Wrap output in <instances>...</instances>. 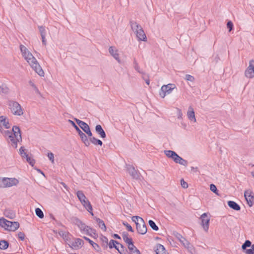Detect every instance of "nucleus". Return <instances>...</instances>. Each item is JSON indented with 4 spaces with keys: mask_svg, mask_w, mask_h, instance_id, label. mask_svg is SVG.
Wrapping results in <instances>:
<instances>
[{
    "mask_svg": "<svg viewBox=\"0 0 254 254\" xmlns=\"http://www.w3.org/2000/svg\"><path fill=\"white\" fill-rule=\"evenodd\" d=\"M8 88L6 87V86H4L3 87V85H2L1 86V90H0V93H8Z\"/></svg>",
    "mask_w": 254,
    "mask_h": 254,
    "instance_id": "obj_59",
    "label": "nucleus"
},
{
    "mask_svg": "<svg viewBox=\"0 0 254 254\" xmlns=\"http://www.w3.org/2000/svg\"><path fill=\"white\" fill-rule=\"evenodd\" d=\"M13 136L14 138L15 137V139L19 138L21 141V133L20 128L17 126H13L12 127V131Z\"/></svg>",
    "mask_w": 254,
    "mask_h": 254,
    "instance_id": "obj_14",
    "label": "nucleus"
},
{
    "mask_svg": "<svg viewBox=\"0 0 254 254\" xmlns=\"http://www.w3.org/2000/svg\"><path fill=\"white\" fill-rule=\"evenodd\" d=\"M9 247V242L4 240H2L0 241V249L1 250H6Z\"/></svg>",
    "mask_w": 254,
    "mask_h": 254,
    "instance_id": "obj_32",
    "label": "nucleus"
},
{
    "mask_svg": "<svg viewBox=\"0 0 254 254\" xmlns=\"http://www.w3.org/2000/svg\"><path fill=\"white\" fill-rule=\"evenodd\" d=\"M210 190L211 191L215 193L216 194L219 195L218 193V190L214 184H211L210 185Z\"/></svg>",
    "mask_w": 254,
    "mask_h": 254,
    "instance_id": "obj_44",
    "label": "nucleus"
},
{
    "mask_svg": "<svg viewBox=\"0 0 254 254\" xmlns=\"http://www.w3.org/2000/svg\"><path fill=\"white\" fill-rule=\"evenodd\" d=\"M185 79L187 81H190L191 82H193L194 81V77L193 76L190 75V74H186L185 75Z\"/></svg>",
    "mask_w": 254,
    "mask_h": 254,
    "instance_id": "obj_51",
    "label": "nucleus"
},
{
    "mask_svg": "<svg viewBox=\"0 0 254 254\" xmlns=\"http://www.w3.org/2000/svg\"><path fill=\"white\" fill-rule=\"evenodd\" d=\"M83 239H85L86 241H87L91 245H92L94 243L93 241H92L89 238L86 237H83Z\"/></svg>",
    "mask_w": 254,
    "mask_h": 254,
    "instance_id": "obj_63",
    "label": "nucleus"
},
{
    "mask_svg": "<svg viewBox=\"0 0 254 254\" xmlns=\"http://www.w3.org/2000/svg\"><path fill=\"white\" fill-rule=\"evenodd\" d=\"M94 219L97 223L99 228H100L104 231H106L107 228L104 222L102 220L97 217H95Z\"/></svg>",
    "mask_w": 254,
    "mask_h": 254,
    "instance_id": "obj_27",
    "label": "nucleus"
},
{
    "mask_svg": "<svg viewBox=\"0 0 254 254\" xmlns=\"http://www.w3.org/2000/svg\"><path fill=\"white\" fill-rule=\"evenodd\" d=\"M77 196L83 206L91 214V215L93 216L94 214L92 211V206L90 202L86 198L84 193L81 191H78L77 192Z\"/></svg>",
    "mask_w": 254,
    "mask_h": 254,
    "instance_id": "obj_1",
    "label": "nucleus"
},
{
    "mask_svg": "<svg viewBox=\"0 0 254 254\" xmlns=\"http://www.w3.org/2000/svg\"><path fill=\"white\" fill-rule=\"evenodd\" d=\"M141 219L142 218L138 216H134L131 218L132 221L135 223L136 225L137 223H139V221H140Z\"/></svg>",
    "mask_w": 254,
    "mask_h": 254,
    "instance_id": "obj_47",
    "label": "nucleus"
},
{
    "mask_svg": "<svg viewBox=\"0 0 254 254\" xmlns=\"http://www.w3.org/2000/svg\"><path fill=\"white\" fill-rule=\"evenodd\" d=\"M80 138L86 146H89L90 145L91 142L89 139L88 140L86 134Z\"/></svg>",
    "mask_w": 254,
    "mask_h": 254,
    "instance_id": "obj_39",
    "label": "nucleus"
},
{
    "mask_svg": "<svg viewBox=\"0 0 254 254\" xmlns=\"http://www.w3.org/2000/svg\"><path fill=\"white\" fill-rule=\"evenodd\" d=\"M95 131L102 138H104L106 137V133L100 125H97L96 126Z\"/></svg>",
    "mask_w": 254,
    "mask_h": 254,
    "instance_id": "obj_17",
    "label": "nucleus"
},
{
    "mask_svg": "<svg viewBox=\"0 0 254 254\" xmlns=\"http://www.w3.org/2000/svg\"><path fill=\"white\" fill-rule=\"evenodd\" d=\"M123 225L127 228V229L131 232H133L134 230L132 229V227L127 222L124 221L123 222Z\"/></svg>",
    "mask_w": 254,
    "mask_h": 254,
    "instance_id": "obj_46",
    "label": "nucleus"
},
{
    "mask_svg": "<svg viewBox=\"0 0 254 254\" xmlns=\"http://www.w3.org/2000/svg\"><path fill=\"white\" fill-rule=\"evenodd\" d=\"M136 37L139 41H146L147 38L142 27L136 30Z\"/></svg>",
    "mask_w": 254,
    "mask_h": 254,
    "instance_id": "obj_13",
    "label": "nucleus"
},
{
    "mask_svg": "<svg viewBox=\"0 0 254 254\" xmlns=\"http://www.w3.org/2000/svg\"><path fill=\"white\" fill-rule=\"evenodd\" d=\"M73 223L76 225L80 230L81 232H85V231L89 228L90 226L86 225L85 223L82 222L79 219L77 218H74L73 219Z\"/></svg>",
    "mask_w": 254,
    "mask_h": 254,
    "instance_id": "obj_10",
    "label": "nucleus"
},
{
    "mask_svg": "<svg viewBox=\"0 0 254 254\" xmlns=\"http://www.w3.org/2000/svg\"><path fill=\"white\" fill-rule=\"evenodd\" d=\"M252 243L250 240H246L245 243L242 246V249L244 252L247 249V248L252 247Z\"/></svg>",
    "mask_w": 254,
    "mask_h": 254,
    "instance_id": "obj_36",
    "label": "nucleus"
},
{
    "mask_svg": "<svg viewBox=\"0 0 254 254\" xmlns=\"http://www.w3.org/2000/svg\"><path fill=\"white\" fill-rule=\"evenodd\" d=\"M126 168L129 175L134 179H139V173L135 169V168L129 164L126 165Z\"/></svg>",
    "mask_w": 254,
    "mask_h": 254,
    "instance_id": "obj_7",
    "label": "nucleus"
},
{
    "mask_svg": "<svg viewBox=\"0 0 254 254\" xmlns=\"http://www.w3.org/2000/svg\"><path fill=\"white\" fill-rule=\"evenodd\" d=\"M176 163L179 164L180 165H183L184 166H187L188 164V162L187 160H185L181 157H180L178 154L175 157V159L174 161Z\"/></svg>",
    "mask_w": 254,
    "mask_h": 254,
    "instance_id": "obj_18",
    "label": "nucleus"
},
{
    "mask_svg": "<svg viewBox=\"0 0 254 254\" xmlns=\"http://www.w3.org/2000/svg\"><path fill=\"white\" fill-rule=\"evenodd\" d=\"M136 228L137 232L141 235H144L147 232V227L143 219H141L139 223H137Z\"/></svg>",
    "mask_w": 254,
    "mask_h": 254,
    "instance_id": "obj_9",
    "label": "nucleus"
},
{
    "mask_svg": "<svg viewBox=\"0 0 254 254\" xmlns=\"http://www.w3.org/2000/svg\"><path fill=\"white\" fill-rule=\"evenodd\" d=\"M25 158L26 159V161L32 166H33L35 164V160L31 158L28 154L25 156Z\"/></svg>",
    "mask_w": 254,
    "mask_h": 254,
    "instance_id": "obj_40",
    "label": "nucleus"
},
{
    "mask_svg": "<svg viewBox=\"0 0 254 254\" xmlns=\"http://www.w3.org/2000/svg\"><path fill=\"white\" fill-rule=\"evenodd\" d=\"M201 220V224L203 227L204 230L207 232L209 229L210 219L208 218L206 213H203L200 217Z\"/></svg>",
    "mask_w": 254,
    "mask_h": 254,
    "instance_id": "obj_6",
    "label": "nucleus"
},
{
    "mask_svg": "<svg viewBox=\"0 0 254 254\" xmlns=\"http://www.w3.org/2000/svg\"><path fill=\"white\" fill-rule=\"evenodd\" d=\"M3 134L5 137H8V138H9L10 140L14 138L12 132L10 130H4L3 132Z\"/></svg>",
    "mask_w": 254,
    "mask_h": 254,
    "instance_id": "obj_43",
    "label": "nucleus"
},
{
    "mask_svg": "<svg viewBox=\"0 0 254 254\" xmlns=\"http://www.w3.org/2000/svg\"><path fill=\"white\" fill-rule=\"evenodd\" d=\"M85 233L90 237L96 239L98 237V234L95 229L89 227L85 232Z\"/></svg>",
    "mask_w": 254,
    "mask_h": 254,
    "instance_id": "obj_20",
    "label": "nucleus"
},
{
    "mask_svg": "<svg viewBox=\"0 0 254 254\" xmlns=\"http://www.w3.org/2000/svg\"><path fill=\"white\" fill-rule=\"evenodd\" d=\"M39 30L41 36V37H46V30L45 29V27L43 26H38Z\"/></svg>",
    "mask_w": 254,
    "mask_h": 254,
    "instance_id": "obj_42",
    "label": "nucleus"
},
{
    "mask_svg": "<svg viewBox=\"0 0 254 254\" xmlns=\"http://www.w3.org/2000/svg\"><path fill=\"white\" fill-rule=\"evenodd\" d=\"M59 234L61 236H62V237L64 238V239H66V240H68V239L66 238V237L68 236L69 233H66L63 231H61L59 232Z\"/></svg>",
    "mask_w": 254,
    "mask_h": 254,
    "instance_id": "obj_58",
    "label": "nucleus"
},
{
    "mask_svg": "<svg viewBox=\"0 0 254 254\" xmlns=\"http://www.w3.org/2000/svg\"><path fill=\"white\" fill-rule=\"evenodd\" d=\"M100 240L102 243V246L107 248L108 244V239L107 237L102 235L100 237Z\"/></svg>",
    "mask_w": 254,
    "mask_h": 254,
    "instance_id": "obj_35",
    "label": "nucleus"
},
{
    "mask_svg": "<svg viewBox=\"0 0 254 254\" xmlns=\"http://www.w3.org/2000/svg\"><path fill=\"white\" fill-rule=\"evenodd\" d=\"M47 156L49 160L52 162V163H54V155L52 152H49L47 154Z\"/></svg>",
    "mask_w": 254,
    "mask_h": 254,
    "instance_id": "obj_54",
    "label": "nucleus"
},
{
    "mask_svg": "<svg viewBox=\"0 0 254 254\" xmlns=\"http://www.w3.org/2000/svg\"><path fill=\"white\" fill-rule=\"evenodd\" d=\"M30 56L29 60H27V62L30 64L31 67H33L34 65H36V64H39L36 59V58L32 55V54H29Z\"/></svg>",
    "mask_w": 254,
    "mask_h": 254,
    "instance_id": "obj_29",
    "label": "nucleus"
},
{
    "mask_svg": "<svg viewBox=\"0 0 254 254\" xmlns=\"http://www.w3.org/2000/svg\"><path fill=\"white\" fill-rule=\"evenodd\" d=\"M9 224V221L6 220L4 218H0V226L4 228L5 229L7 224Z\"/></svg>",
    "mask_w": 254,
    "mask_h": 254,
    "instance_id": "obj_37",
    "label": "nucleus"
},
{
    "mask_svg": "<svg viewBox=\"0 0 254 254\" xmlns=\"http://www.w3.org/2000/svg\"><path fill=\"white\" fill-rule=\"evenodd\" d=\"M20 139L16 138L14 139V138L13 139H11L10 141L13 143V145L15 148H16L17 147V142L19 141Z\"/></svg>",
    "mask_w": 254,
    "mask_h": 254,
    "instance_id": "obj_56",
    "label": "nucleus"
},
{
    "mask_svg": "<svg viewBox=\"0 0 254 254\" xmlns=\"http://www.w3.org/2000/svg\"><path fill=\"white\" fill-rule=\"evenodd\" d=\"M128 234L126 232L122 233V237L125 242L127 244L128 247L133 244V242L131 238H128Z\"/></svg>",
    "mask_w": 254,
    "mask_h": 254,
    "instance_id": "obj_16",
    "label": "nucleus"
},
{
    "mask_svg": "<svg viewBox=\"0 0 254 254\" xmlns=\"http://www.w3.org/2000/svg\"><path fill=\"white\" fill-rule=\"evenodd\" d=\"M130 26L132 30L136 31V30L139 29L141 26L138 24L136 22L134 21H130Z\"/></svg>",
    "mask_w": 254,
    "mask_h": 254,
    "instance_id": "obj_34",
    "label": "nucleus"
},
{
    "mask_svg": "<svg viewBox=\"0 0 254 254\" xmlns=\"http://www.w3.org/2000/svg\"><path fill=\"white\" fill-rule=\"evenodd\" d=\"M247 77L252 78L254 77V60H252L249 62V65L245 71Z\"/></svg>",
    "mask_w": 254,
    "mask_h": 254,
    "instance_id": "obj_8",
    "label": "nucleus"
},
{
    "mask_svg": "<svg viewBox=\"0 0 254 254\" xmlns=\"http://www.w3.org/2000/svg\"><path fill=\"white\" fill-rule=\"evenodd\" d=\"M118 251V252L120 254H126V252H127V250L126 249H123V250H120L119 249V251Z\"/></svg>",
    "mask_w": 254,
    "mask_h": 254,
    "instance_id": "obj_64",
    "label": "nucleus"
},
{
    "mask_svg": "<svg viewBox=\"0 0 254 254\" xmlns=\"http://www.w3.org/2000/svg\"><path fill=\"white\" fill-rule=\"evenodd\" d=\"M80 127L85 132L87 130H88V128H90L89 126L88 125L84 122L81 126H80Z\"/></svg>",
    "mask_w": 254,
    "mask_h": 254,
    "instance_id": "obj_49",
    "label": "nucleus"
},
{
    "mask_svg": "<svg viewBox=\"0 0 254 254\" xmlns=\"http://www.w3.org/2000/svg\"><path fill=\"white\" fill-rule=\"evenodd\" d=\"M4 215L10 219H13L15 217L14 212L10 209H6L4 212Z\"/></svg>",
    "mask_w": 254,
    "mask_h": 254,
    "instance_id": "obj_28",
    "label": "nucleus"
},
{
    "mask_svg": "<svg viewBox=\"0 0 254 254\" xmlns=\"http://www.w3.org/2000/svg\"><path fill=\"white\" fill-rule=\"evenodd\" d=\"M32 68L36 73H38L39 75L40 76H44V72L39 64H36V65H34V66L32 67Z\"/></svg>",
    "mask_w": 254,
    "mask_h": 254,
    "instance_id": "obj_24",
    "label": "nucleus"
},
{
    "mask_svg": "<svg viewBox=\"0 0 254 254\" xmlns=\"http://www.w3.org/2000/svg\"><path fill=\"white\" fill-rule=\"evenodd\" d=\"M148 224L153 230L156 231L158 230V227L156 225L155 223L153 220H149L148 221Z\"/></svg>",
    "mask_w": 254,
    "mask_h": 254,
    "instance_id": "obj_38",
    "label": "nucleus"
},
{
    "mask_svg": "<svg viewBox=\"0 0 254 254\" xmlns=\"http://www.w3.org/2000/svg\"><path fill=\"white\" fill-rule=\"evenodd\" d=\"M89 140L91 143H93L95 145H98L100 146H102L103 144V142L101 140L97 139L95 137H90Z\"/></svg>",
    "mask_w": 254,
    "mask_h": 254,
    "instance_id": "obj_31",
    "label": "nucleus"
},
{
    "mask_svg": "<svg viewBox=\"0 0 254 254\" xmlns=\"http://www.w3.org/2000/svg\"><path fill=\"white\" fill-rule=\"evenodd\" d=\"M8 106L11 112L15 115L20 116L23 114L20 105L16 101H9Z\"/></svg>",
    "mask_w": 254,
    "mask_h": 254,
    "instance_id": "obj_2",
    "label": "nucleus"
},
{
    "mask_svg": "<svg viewBox=\"0 0 254 254\" xmlns=\"http://www.w3.org/2000/svg\"><path fill=\"white\" fill-rule=\"evenodd\" d=\"M93 248L95 250H96L98 252H101V249L100 247V246L96 244V243H93V244L91 245Z\"/></svg>",
    "mask_w": 254,
    "mask_h": 254,
    "instance_id": "obj_52",
    "label": "nucleus"
},
{
    "mask_svg": "<svg viewBox=\"0 0 254 254\" xmlns=\"http://www.w3.org/2000/svg\"><path fill=\"white\" fill-rule=\"evenodd\" d=\"M18 183V180L15 178H3L0 180V187H10L16 186Z\"/></svg>",
    "mask_w": 254,
    "mask_h": 254,
    "instance_id": "obj_3",
    "label": "nucleus"
},
{
    "mask_svg": "<svg viewBox=\"0 0 254 254\" xmlns=\"http://www.w3.org/2000/svg\"><path fill=\"white\" fill-rule=\"evenodd\" d=\"M110 54L119 62L120 63L119 59V54L117 53V51L115 50L113 47H110L109 49Z\"/></svg>",
    "mask_w": 254,
    "mask_h": 254,
    "instance_id": "obj_25",
    "label": "nucleus"
},
{
    "mask_svg": "<svg viewBox=\"0 0 254 254\" xmlns=\"http://www.w3.org/2000/svg\"><path fill=\"white\" fill-rule=\"evenodd\" d=\"M174 235L180 241L185 248H187L190 251L192 249V246L181 234L177 232H174Z\"/></svg>",
    "mask_w": 254,
    "mask_h": 254,
    "instance_id": "obj_5",
    "label": "nucleus"
},
{
    "mask_svg": "<svg viewBox=\"0 0 254 254\" xmlns=\"http://www.w3.org/2000/svg\"><path fill=\"white\" fill-rule=\"evenodd\" d=\"M29 84L34 88V90L37 93H40L39 91L36 86L31 81H29Z\"/></svg>",
    "mask_w": 254,
    "mask_h": 254,
    "instance_id": "obj_57",
    "label": "nucleus"
},
{
    "mask_svg": "<svg viewBox=\"0 0 254 254\" xmlns=\"http://www.w3.org/2000/svg\"><path fill=\"white\" fill-rule=\"evenodd\" d=\"M68 122L72 125V126L75 128L80 137H83L85 134L83 133L78 127L75 124V123L72 120H68Z\"/></svg>",
    "mask_w": 254,
    "mask_h": 254,
    "instance_id": "obj_21",
    "label": "nucleus"
},
{
    "mask_svg": "<svg viewBox=\"0 0 254 254\" xmlns=\"http://www.w3.org/2000/svg\"><path fill=\"white\" fill-rule=\"evenodd\" d=\"M18 237L20 240L23 241L25 239V234L23 232H19Z\"/></svg>",
    "mask_w": 254,
    "mask_h": 254,
    "instance_id": "obj_60",
    "label": "nucleus"
},
{
    "mask_svg": "<svg viewBox=\"0 0 254 254\" xmlns=\"http://www.w3.org/2000/svg\"><path fill=\"white\" fill-rule=\"evenodd\" d=\"M19 227V223L16 221H10L9 224H7L5 227L6 230L9 231H15Z\"/></svg>",
    "mask_w": 254,
    "mask_h": 254,
    "instance_id": "obj_12",
    "label": "nucleus"
},
{
    "mask_svg": "<svg viewBox=\"0 0 254 254\" xmlns=\"http://www.w3.org/2000/svg\"><path fill=\"white\" fill-rule=\"evenodd\" d=\"M83 244L84 241L82 239L76 238L75 239V241L71 242L68 245L72 249L77 250L81 248Z\"/></svg>",
    "mask_w": 254,
    "mask_h": 254,
    "instance_id": "obj_11",
    "label": "nucleus"
},
{
    "mask_svg": "<svg viewBox=\"0 0 254 254\" xmlns=\"http://www.w3.org/2000/svg\"><path fill=\"white\" fill-rule=\"evenodd\" d=\"M233 23L231 21H228L227 23V27L229 31H231L233 29Z\"/></svg>",
    "mask_w": 254,
    "mask_h": 254,
    "instance_id": "obj_53",
    "label": "nucleus"
},
{
    "mask_svg": "<svg viewBox=\"0 0 254 254\" xmlns=\"http://www.w3.org/2000/svg\"><path fill=\"white\" fill-rule=\"evenodd\" d=\"M187 116L188 119L190 121H193L194 122H196L194 111L193 108L191 106H190L189 107V109L187 112Z\"/></svg>",
    "mask_w": 254,
    "mask_h": 254,
    "instance_id": "obj_15",
    "label": "nucleus"
},
{
    "mask_svg": "<svg viewBox=\"0 0 254 254\" xmlns=\"http://www.w3.org/2000/svg\"><path fill=\"white\" fill-rule=\"evenodd\" d=\"M244 196H245L246 200L247 201V202H248V204H249V205L250 206H252L253 205V200H254V199H252V198H249V199H248L247 191H246L244 193Z\"/></svg>",
    "mask_w": 254,
    "mask_h": 254,
    "instance_id": "obj_45",
    "label": "nucleus"
},
{
    "mask_svg": "<svg viewBox=\"0 0 254 254\" xmlns=\"http://www.w3.org/2000/svg\"><path fill=\"white\" fill-rule=\"evenodd\" d=\"M175 87L176 86L174 84H168L166 85H163L159 92L160 96L164 98L166 95L167 94H170Z\"/></svg>",
    "mask_w": 254,
    "mask_h": 254,
    "instance_id": "obj_4",
    "label": "nucleus"
},
{
    "mask_svg": "<svg viewBox=\"0 0 254 254\" xmlns=\"http://www.w3.org/2000/svg\"><path fill=\"white\" fill-rule=\"evenodd\" d=\"M85 133L87 134V135L90 137H93L92 133L90 130V128H88V130H87Z\"/></svg>",
    "mask_w": 254,
    "mask_h": 254,
    "instance_id": "obj_62",
    "label": "nucleus"
},
{
    "mask_svg": "<svg viewBox=\"0 0 254 254\" xmlns=\"http://www.w3.org/2000/svg\"><path fill=\"white\" fill-rule=\"evenodd\" d=\"M20 50L22 53L23 56L24 57L25 59L27 60H29V55L28 54H32L29 51H28L27 49L23 45H20Z\"/></svg>",
    "mask_w": 254,
    "mask_h": 254,
    "instance_id": "obj_22",
    "label": "nucleus"
},
{
    "mask_svg": "<svg viewBox=\"0 0 254 254\" xmlns=\"http://www.w3.org/2000/svg\"><path fill=\"white\" fill-rule=\"evenodd\" d=\"M128 249L132 254H140V251L136 248L134 244L128 247Z\"/></svg>",
    "mask_w": 254,
    "mask_h": 254,
    "instance_id": "obj_33",
    "label": "nucleus"
},
{
    "mask_svg": "<svg viewBox=\"0 0 254 254\" xmlns=\"http://www.w3.org/2000/svg\"><path fill=\"white\" fill-rule=\"evenodd\" d=\"M19 153L22 158H25V156L27 153L25 152V149L23 146H21L19 149Z\"/></svg>",
    "mask_w": 254,
    "mask_h": 254,
    "instance_id": "obj_50",
    "label": "nucleus"
},
{
    "mask_svg": "<svg viewBox=\"0 0 254 254\" xmlns=\"http://www.w3.org/2000/svg\"><path fill=\"white\" fill-rule=\"evenodd\" d=\"M164 153L168 158H171L173 161L175 159L177 153L174 151L172 150H165Z\"/></svg>",
    "mask_w": 254,
    "mask_h": 254,
    "instance_id": "obj_26",
    "label": "nucleus"
},
{
    "mask_svg": "<svg viewBox=\"0 0 254 254\" xmlns=\"http://www.w3.org/2000/svg\"><path fill=\"white\" fill-rule=\"evenodd\" d=\"M244 252L246 254H254V244L252 245L251 248L246 250Z\"/></svg>",
    "mask_w": 254,
    "mask_h": 254,
    "instance_id": "obj_48",
    "label": "nucleus"
},
{
    "mask_svg": "<svg viewBox=\"0 0 254 254\" xmlns=\"http://www.w3.org/2000/svg\"><path fill=\"white\" fill-rule=\"evenodd\" d=\"M181 186L184 189H187L188 188V183L186 182L183 179L181 180Z\"/></svg>",
    "mask_w": 254,
    "mask_h": 254,
    "instance_id": "obj_55",
    "label": "nucleus"
},
{
    "mask_svg": "<svg viewBox=\"0 0 254 254\" xmlns=\"http://www.w3.org/2000/svg\"><path fill=\"white\" fill-rule=\"evenodd\" d=\"M228 205L231 209H233L236 211H239L241 210L240 206L236 202L232 200H229L227 202Z\"/></svg>",
    "mask_w": 254,
    "mask_h": 254,
    "instance_id": "obj_19",
    "label": "nucleus"
},
{
    "mask_svg": "<svg viewBox=\"0 0 254 254\" xmlns=\"http://www.w3.org/2000/svg\"><path fill=\"white\" fill-rule=\"evenodd\" d=\"M35 213L36 215L40 218L42 219L44 218V215L42 210L39 208H36L35 209Z\"/></svg>",
    "mask_w": 254,
    "mask_h": 254,
    "instance_id": "obj_41",
    "label": "nucleus"
},
{
    "mask_svg": "<svg viewBox=\"0 0 254 254\" xmlns=\"http://www.w3.org/2000/svg\"><path fill=\"white\" fill-rule=\"evenodd\" d=\"M74 120L75 121L76 123L79 127L81 126L84 123V122L81 121L76 118H74Z\"/></svg>",
    "mask_w": 254,
    "mask_h": 254,
    "instance_id": "obj_61",
    "label": "nucleus"
},
{
    "mask_svg": "<svg viewBox=\"0 0 254 254\" xmlns=\"http://www.w3.org/2000/svg\"><path fill=\"white\" fill-rule=\"evenodd\" d=\"M155 251L156 254H166V251L164 247L160 244L156 245Z\"/></svg>",
    "mask_w": 254,
    "mask_h": 254,
    "instance_id": "obj_23",
    "label": "nucleus"
},
{
    "mask_svg": "<svg viewBox=\"0 0 254 254\" xmlns=\"http://www.w3.org/2000/svg\"><path fill=\"white\" fill-rule=\"evenodd\" d=\"M120 243L118 241L114 240H111L108 243V245L110 249L113 248H115L117 251H119V248L116 246V245H119Z\"/></svg>",
    "mask_w": 254,
    "mask_h": 254,
    "instance_id": "obj_30",
    "label": "nucleus"
}]
</instances>
